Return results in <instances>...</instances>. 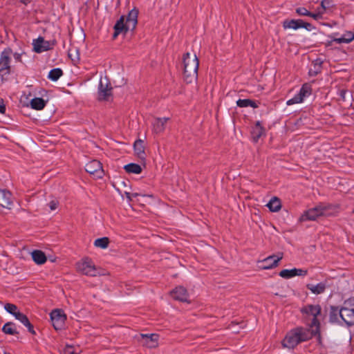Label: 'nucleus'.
I'll return each instance as SVG.
<instances>
[{"label": "nucleus", "mask_w": 354, "mask_h": 354, "mask_svg": "<svg viewBox=\"0 0 354 354\" xmlns=\"http://www.w3.org/2000/svg\"><path fill=\"white\" fill-rule=\"evenodd\" d=\"M289 271L290 272V274H292V277L295 276L304 275L307 272L306 270H304L302 269H297L295 268L293 269L289 270Z\"/></svg>", "instance_id": "obj_36"}, {"label": "nucleus", "mask_w": 354, "mask_h": 354, "mask_svg": "<svg viewBox=\"0 0 354 354\" xmlns=\"http://www.w3.org/2000/svg\"><path fill=\"white\" fill-rule=\"evenodd\" d=\"M50 317L52 324L56 330H61L64 327L66 317L62 310H53L50 313Z\"/></svg>", "instance_id": "obj_9"}, {"label": "nucleus", "mask_w": 354, "mask_h": 354, "mask_svg": "<svg viewBox=\"0 0 354 354\" xmlns=\"http://www.w3.org/2000/svg\"><path fill=\"white\" fill-rule=\"evenodd\" d=\"M307 288L314 294H321L324 292L326 285L324 283H319L317 284H308Z\"/></svg>", "instance_id": "obj_26"}, {"label": "nucleus", "mask_w": 354, "mask_h": 354, "mask_svg": "<svg viewBox=\"0 0 354 354\" xmlns=\"http://www.w3.org/2000/svg\"><path fill=\"white\" fill-rule=\"evenodd\" d=\"M12 50L10 48H6L0 55V74L8 75L10 73V62Z\"/></svg>", "instance_id": "obj_6"}, {"label": "nucleus", "mask_w": 354, "mask_h": 354, "mask_svg": "<svg viewBox=\"0 0 354 354\" xmlns=\"http://www.w3.org/2000/svg\"><path fill=\"white\" fill-rule=\"evenodd\" d=\"M15 317L16 319L19 320L23 325H24L31 334H35V331L34 330L32 324L30 322L28 317L25 314L19 312L16 315Z\"/></svg>", "instance_id": "obj_17"}, {"label": "nucleus", "mask_w": 354, "mask_h": 354, "mask_svg": "<svg viewBox=\"0 0 354 354\" xmlns=\"http://www.w3.org/2000/svg\"><path fill=\"white\" fill-rule=\"evenodd\" d=\"M47 260H48V261L50 263H57V258L56 257H53L52 256H49L48 257H47Z\"/></svg>", "instance_id": "obj_47"}, {"label": "nucleus", "mask_w": 354, "mask_h": 354, "mask_svg": "<svg viewBox=\"0 0 354 354\" xmlns=\"http://www.w3.org/2000/svg\"><path fill=\"white\" fill-rule=\"evenodd\" d=\"M133 148L136 154L140 159L145 158V146L143 140L139 139L137 140L133 145Z\"/></svg>", "instance_id": "obj_19"}, {"label": "nucleus", "mask_w": 354, "mask_h": 354, "mask_svg": "<svg viewBox=\"0 0 354 354\" xmlns=\"http://www.w3.org/2000/svg\"><path fill=\"white\" fill-rule=\"evenodd\" d=\"M339 317L348 326L354 325V308L343 307L339 312Z\"/></svg>", "instance_id": "obj_12"}, {"label": "nucleus", "mask_w": 354, "mask_h": 354, "mask_svg": "<svg viewBox=\"0 0 354 354\" xmlns=\"http://www.w3.org/2000/svg\"><path fill=\"white\" fill-rule=\"evenodd\" d=\"M279 276L285 279H290L292 277L289 270H283L279 272Z\"/></svg>", "instance_id": "obj_38"}, {"label": "nucleus", "mask_w": 354, "mask_h": 354, "mask_svg": "<svg viewBox=\"0 0 354 354\" xmlns=\"http://www.w3.org/2000/svg\"><path fill=\"white\" fill-rule=\"evenodd\" d=\"M321 310L322 308L319 304H308L304 306L301 310V312L306 315V317H313L311 322L308 324L309 328L308 329H310V331L315 335L319 333L320 323L317 316L320 315Z\"/></svg>", "instance_id": "obj_5"}, {"label": "nucleus", "mask_w": 354, "mask_h": 354, "mask_svg": "<svg viewBox=\"0 0 354 354\" xmlns=\"http://www.w3.org/2000/svg\"><path fill=\"white\" fill-rule=\"evenodd\" d=\"M301 28H304L308 30H311L312 25L310 23L304 22L301 20Z\"/></svg>", "instance_id": "obj_41"}, {"label": "nucleus", "mask_w": 354, "mask_h": 354, "mask_svg": "<svg viewBox=\"0 0 354 354\" xmlns=\"http://www.w3.org/2000/svg\"><path fill=\"white\" fill-rule=\"evenodd\" d=\"M1 330L3 333L10 335H17L19 333L17 329L16 324L12 322L6 323Z\"/></svg>", "instance_id": "obj_20"}, {"label": "nucleus", "mask_w": 354, "mask_h": 354, "mask_svg": "<svg viewBox=\"0 0 354 354\" xmlns=\"http://www.w3.org/2000/svg\"><path fill=\"white\" fill-rule=\"evenodd\" d=\"M308 17H312L315 20H319L322 19V12H316L315 13H313L310 12Z\"/></svg>", "instance_id": "obj_39"}, {"label": "nucleus", "mask_w": 354, "mask_h": 354, "mask_svg": "<svg viewBox=\"0 0 354 354\" xmlns=\"http://www.w3.org/2000/svg\"><path fill=\"white\" fill-rule=\"evenodd\" d=\"M158 339L159 335L155 333L140 334L139 341L143 346L153 348L158 346Z\"/></svg>", "instance_id": "obj_10"}, {"label": "nucleus", "mask_w": 354, "mask_h": 354, "mask_svg": "<svg viewBox=\"0 0 354 354\" xmlns=\"http://www.w3.org/2000/svg\"><path fill=\"white\" fill-rule=\"evenodd\" d=\"M312 93V88L309 84H304L299 93L292 98L288 100L286 104L288 106L299 104L304 102V99L310 96Z\"/></svg>", "instance_id": "obj_7"}, {"label": "nucleus", "mask_w": 354, "mask_h": 354, "mask_svg": "<svg viewBox=\"0 0 354 354\" xmlns=\"http://www.w3.org/2000/svg\"><path fill=\"white\" fill-rule=\"evenodd\" d=\"M109 239L108 237L104 236L95 239L94 241V245L96 248L106 249L109 247Z\"/></svg>", "instance_id": "obj_31"}, {"label": "nucleus", "mask_w": 354, "mask_h": 354, "mask_svg": "<svg viewBox=\"0 0 354 354\" xmlns=\"http://www.w3.org/2000/svg\"><path fill=\"white\" fill-rule=\"evenodd\" d=\"M243 327V324H241V328Z\"/></svg>", "instance_id": "obj_52"}, {"label": "nucleus", "mask_w": 354, "mask_h": 354, "mask_svg": "<svg viewBox=\"0 0 354 354\" xmlns=\"http://www.w3.org/2000/svg\"><path fill=\"white\" fill-rule=\"evenodd\" d=\"M97 268L98 267H77V271L87 276L95 277L97 274H100Z\"/></svg>", "instance_id": "obj_21"}, {"label": "nucleus", "mask_w": 354, "mask_h": 354, "mask_svg": "<svg viewBox=\"0 0 354 354\" xmlns=\"http://www.w3.org/2000/svg\"><path fill=\"white\" fill-rule=\"evenodd\" d=\"M272 267H268V266H266V267H263V269H270V268H272Z\"/></svg>", "instance_id": "obj_51"}, {"label": "nucleus", "mask_w": 354, "mask_h": 354, "mask_svg": "<svg viewBox=\"0 0 354 354\" xmlns=\"http://www.w3.org/2000/svg\"><path fill=\"white\" fill-rule=\"evenodd\" d=\"M183 79L187 84L196 81L198 78V70L199 62L195 53L191 55L186 53L183 57Z\"/></svg>", "instance_id": "obj_4"}, {"label": "nucleus", "mask_w": 354, "mask_h": 354, "mask_svg": "<svg viewBox=\"0 0 354 354\" xmlns=\"http://www.w3.org/2000/svg\"><path fill=\"white\" fill-rule=\"evenodd\" d=\"M296 13L300 16H308L310 15V11H308L304 7H299L296 9Z\"/></svg>", "instance_id": "obj_37"}, {"label": "nucleus", "mask_w": 354, "mask_h": 354, "mask_svg": "<svg viewBox=\"0 0 354 354\" xmlns=\"http://www.w3.org/2000/svg\"><path fill=\"white\" fill-rule=\"evenodd\" d=\"M339 310L338 308L336 307H331L330 315H329V319L330 322L332 323L337 322H339Z\"/></svg>", "instance_id": "obj_34"}, {"label": "nucleus", "mask_w": 354, "mask_h": 354, "mask_svg": "<svg viewBox=\"0 0 354 354\" xmlns=\"http://www.w3.org/2000/svg\"><path fill=\"white\" fill-rule=\"evenodd\" d=\"M125 194H126L127 198L129 201H131L133 197H136V196H138V194H136V193L131 194V193H129V192H126Z\"/></svg>", "instance_id": "obj_46"}, {"label": "nucleus", "mask_w": 354, "mask_h": 354, "mask_svg": "<svg viewBox=\"0 0 354 354\" xmlns=\"http://www.w3.org/2000/svg\"><path fill=\"white\" fill-rule=\"evenodd\" d=\"M171 296L176 300L183 302H189V294L187 290L183 286H178L171 291Z\"/></svg>", "instance_id": "obj_13"}, {"label": "nucleus", "mask_w": 354, "mask_h": 354, "mask_svg": "<svg viewBox=\"0 0 354 354\" xmlns=\"http://www.w3.org/2000/svg\"><path fill=\"white\" fill-rule=\"evenodd\" d=\"M320 6L323 8V10H327L329 8L335 7L333 0H322Z\"/></svg>", "instance_id": "obj_35"}, {"label": "nucleus", "mask_w": 354, "mask_h": 354, "mask_svg": "<svg viewBox=\"0 0 354 354\" xmlns=\"http://www.w3.org/2000/svg\"><path fill=\"white\" fill-rule=\"evenodd\" d=\"M315 335L310 329L297 327L290 330L282 341L283 348H294L299 343L310 339Z\"/></svg>", "instance_id": "obj_2"}, {"label": "nucleus", "mask_w": 354, "mask_h": 354, "mask_svg": "<svg viewBox=\"0 0 354 354\" xmlns=\"http://www.w3.org/2000/svg\"><path fill=\"white\" fill-rule=\"evenodd\" d=\"M339 212V205L330 203H319L306 210L301 216V221H314L319 216H333Z\"/></svg>", "instance_id": "obj_1"}, {"label": "nucleus", "mask_w": 354, "mask_h": 354, "mask_svg": "<svg viewBox=\"0 0 354 354\" xmlns=\"http://www.w3.org/2000/svg\"><path fill=\"white\" fill-rule=\"evenodd\" d=\"M317 12H322V16H323L324 14H325V12H326V10H323V8L321 6L320 8H317Z\"/></svg>", "instance_id": "obj_49"}, {"label": "nucleus", "mask_w": 354, "mask_h": 354, "mask_svg": "<svg viewBox=\"0 0 354 354\" xmlns=\"http://www.w3.org/2000/svg\"><path fill=\"white\" fill-rule=\"evenodd\" d=\"M46 101L41 97H35L30 101V106L35 110H42L46 106Z\"/></svg>", "instance_id": "obj_25"}, {"label": "nucleus", "mask_w": 354, "mask_h": 354, "mask_svg": "<svg viewBox=\"0 0 354 354\" xmlns=\"http://www.w3.org/2000/svg\"><path fill=\"white\" fill-rule=\"evenodd\" d=\"M301 19H290L285 20L283 22L284 29L297 30L301 28Z\"/></svg>", "instance_id": "obj_22"}, {"label": "nucleus", "mask_w": 354, "mask_h": 354, "mask_svg": "<svg viewBox=\"0 0 354 354\" xmlns=\"http://www.w3.org/2000/svg\"><path fill=\"white\" fill-rule=\"evenodd\" d=\"M5 111H6V107L3 104V99L0 98V113H4Z\"/></svg>", "instance_id": "obj_43"}, {"label": "nucleus", "mask_w": 354, "mask_h": 354, "mask_svg": "<svg viewBox=\"0 0 354 354\" xmlns=\"http://www.w3.org/2000/svg\"><path fill=\"white\" fill-rule=\"evenodd\" d=\"M112 88L107 84H103L102 82L100 81L98 88V99L100 100H109L111 97Z\"/></svg>", "instance_id": "obj_15"}, {"label": "nucleus", "mask_w": 354, "mask_h": 354, "mask_svg": "<svg viewBox=\"0 0 354 354\" xmlns=\"http://www.w3.org/2000/svg\"><path fill=\"white\" fill-rule=\"evenodd\" d=\"M124 169L127 173L129 174H140L142 171V168L140 165L136 163H130L124 166Z\"/></svg>", "instance_id": "obj_29"}, {"label": "nucleus", "mask_w": 354, "mask_h": 354, "mask_svg": "<svg viewBox=\"0 0 354 354\" xmlns=\"http://www.w3.org/2000/svg\"><path fill=\"white\" fill-rule=\"evenodd\" d=\"M4 309L6 312L11 314L14 317H15L16 315L20 312L18 309V307L15 304L10 303L6 304L4 305Z\"/></svg>", "instance_id": "obj_33"}, {"label": "nucleus", "mask_w": 354, "mask_h": 354, "mask_svg": "<svg viewBox=\"0 0 354 354\" xmlns=\"http://www.w3.org/2000/svg\"><path fill=\"white\" fill-rule=\"evenodd\" d=\"M346 93H347V91L344 89H341L339 91V95L343 100H345V98H346L345 95H346Z\"/></svg>", "instance_id": "obj_44"}, {"label": "nucleus", "mask_w": 354, "mask_h": 354, "mask_svg": "<svg viewBox=\"0 0 354 354\" xmlns=\"http://www.w3.org/2000/svg\"><path fill=\"white\" fill-rule=\"evenodd\" d=\"M168 120H169V118H155L152 123L153 132L156 133H162L165 129L166 123Z\"/></svg>", "instance_id": "obj_16"}, {"label": "nucleus", "mask_w": 354, "mask_h": 354, "mask_svg": "<svg viewBox=\"0 0 354 354\" xmlns=\"http://www.w3.org/2000/svg\"><path fill=\"white\" fill-rule=\"evenodd\" d=\"M88 261V259H86V260L85 261V262H84V265H83V266H89L90 262H88V261Z\"/></svg>", "instance_id": "obj_50"}, {"label": "nucleus", "mask_w": 354, "mask_h": 354, "mask_svg": "<svg viewBox=\"0 0 354 354\" xmlns=\"http://www.w3.org/2000/svg\"><path fill=\"white\" fill-rule=\"evenodd\" d=\"M85 170L95 178H102L104 173L102 163L97 160L89 161L85 166Z\"/></svg>", "instance_id": "obj_8"}, {"label": "nucleus", "mask_w": 354, "mask_h": 354, "mask_svg": "<svg viewBox=\"0 0 354 354\" xmlns=\"http://www.w3.org/2000/svg\"><path fill=\"white\" fill-rule=\"evenodd\" d=\"M236 324H234V322H232V324H231V325L230 326V328L233 330V332H234V333L238 332L237 330H236L235 328H234L236 326Z\"/></svg>", "instance_id": "obj_48"}, {"label": "nucleus", "mask_w": 354, "mask_h": 354, "mask_svg": "<svg viewBox=\"0 0 354 354\" xmlns=\"http://www.w3.org/2000/svg\"><path fill=\"white\" fill-rule=\"evenodd\" d=\"M266 206L272 212H279L281 208V201L277 197H272Z\"/></svg>", "instance_id": "obj_23"}, {"label": "nucleus", "mask_w": 354, "mask_h": 354, "mask_svg": "<svg viewBox=\"0 0 354 354\" xmlns=\"http://www.w3.org/2000/svg\"><path fill=\"white\" fill-rule=\"evenodd\" d=\"M264 133V129L261 125L260 122H257L255 126L252 130V135L254 140L257 142L261 136Z\"/></svg>", "instance_id": "obj_24"}, {"label": "nucleus", "mask_w": 354, "mask_h": 354, "mask_svg": "<svg viewBox=\"0 0 354 354\" xmlns=\"http://www.w3.org/2000/svg\"><path fill=\"white\" fill-rule=\"evenodd\" d=\"M62 75V69L56 68L50 71L48 77L52 81H57Z\"/></svg>", "instance_id": "obj_32"}, {"label": "nucleus", "mask_w": 354, "mask_h": 354, "mask_svg": "<svg viewBox=\"0 0 354 354\" xmlns=\"http://www.w3.org/2000/svg\"><path fill=\"white\" fill-rule=\"evenodd\" d=\"M12 205V194L9 191L0 189V206L10 209Z\"/></svg>", "instance_id": "obj_14"}, {"label": "nucleus", "mask_w": 354, "mask_h": 354, "mask_svg": "<svg viewBox=\"0 0 354 354\" xmlns=\"http://www.w3.org/2000/svg\"><path fill=\"white\" fill-rule=\"evenodd\" d=\"M282 259V254L269 256L265 258L262 261L266 262L267 266H276L277 263Z\"/></svg>", "instance_id": "obj_30"}, {"label": "nucleus", "mask_w": 354, "mask_h": 354, "mask_svg": "<svg viewBox=\"0 0 354 354\" xmlns=\"http://www.w3.org/2000/svg\"><path fill=\"white\" fill-rule=\"evenodd\" d=\"M236 105L241 108L251 106L255 109L259 106L255 101L250 99H239L236 101Z\"/></svg>", "instance_id": "obj_27"}, {"label": "nucleus", "mask_w": 354, "mask_h": 354, "mask_svg": "<svg viewBox=\"0 0 354 354\" xmlns=\"http://www.w3.org/2000/svg\"><path fill=\"white\" fill-rule=\"evenodd\" d=\"M64 354H77V353L73 351L72 347H67L64 350Z\"/></svg>", "instance_id": "obj_45"}, {"label": "nucleus", "mask_w": 354, "mask_h": 354, "mask_svg": "<svg viewBox=\"0 0 354 354\" xmlns=\"http://www.w3.org/2000/svg\"><path fill=\"white\" fill-rule=\"evenodd\" d=\"M33 50L37 53L47 51L52 48V44L50 41L44 40L42 37H39L32 41Z\"/></svg>", "instance_id": "obj_11"}, {"label": "nucleus", "mask_w": 354, "mask_h": 354, "mask_svg": "<svg viewBox=\"0 0 354 354\" xmlns=\"http://www.w3.org/2000/svg\"><path fill=\"white\" fill-rule=\"evenodd\" d=\"M21 53H15L13 54V57L17 62H21Z\"/></svg>", "instance_id": "obj_42"}, {"label": "nucleus", "mask_w": 354, "mask_h": 354, "mask_svg": "<svg viewBox=\"0 0 354 354\" xmlns=\"http://www.w3.org/2000/svg\"><path fill=\"white\" fill-rule=\"evenodd\" d=\"M31 257L34 262L38 265L44 264L47 261V257L45 253L39 250H33L31 252Z\"/></svg>", "instance_id": "obj_18"}, {"label": "nucleus", "mask_w": 354, "mask_h": 354, "mask_svg": "<svg viewBox=\"0 0 354 354\" xmlns=\"http://www.w3.org/2000/svg\"><path fill=\"white\" fill-rule=\"evenodd\" d=\"M58 204H59V203L57 201L53 200L48 203V206H49L50 210L53 211L57 208Z\"/></svg>", "instance_id": "obj_40"}, {"label": "nucleus", "mask_w": 354, "mask_h": 354, "mask_svg": "<svg viewBox=\"0 0 354 354\" xmlns=\"http://www.w3.org/2000/svg\"><path fill=\"white\" fill-rule=\"evenodd\" d=\"M354 39V33L352 32H348L344 34L339 38L334 39V41L337 44L346 43L348 44Z\"/></svg>", "instance_id": "obj_28"}, {"label": "nucleus", "mask_w": 354, "mask_h": 354, "mask_svg": "<svg viewBox=\"0 0 354 354\" xmlns=\"http://www.w3.org/2000/svg\"><path fill=\"white\" fill-rule=\"evenodd\" d=\"M138 10L133 8L129 11L127 16L125 17L124 15L115 23L113 28V38H116L120 34H126L129 30H133L138 24Z\"/></svg>", "instance_id": "obj_3"}]
</instances>
